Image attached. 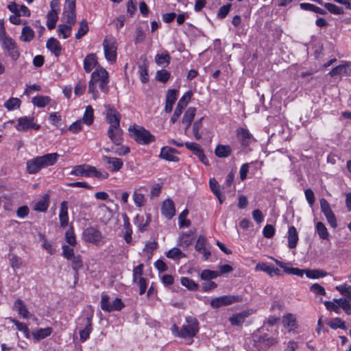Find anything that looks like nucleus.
Wrapping results in <instances>:
<instances>
[{
  "label": "nucleus",
  "instance_id": "nucleus-48",
  "mask_svg": "<svg viewBox=\"0 0 351 351\" xmlns=\"http://www.w3.org/2000/svg\"><path fill=\"white\" fill-rule=\"evenodd\" d=\"M210 188L215 195L218 198L219 202L221 204L223 200L221 199V193L219 191V185L215 178H211L209 180Z\"/></svg>",
  "mask_w": 351,
  "mask_h": 351
},
{
  "label": "nucleus",
  "instance_id": "nucleus-3",
  "mask_svg": "<svg viewBox=\"0 0 351 351\" xmlns=\"http://www.w3.org/2000/svg\"><path fill=\"white\" fill-rule=\"evenodd\" d=\"M186 324H184L180 329L176 324L171 327V332L173 335L182 338H193L199 332V322L192 316L186 317Z\"/></svg>",
  "mask_w": 351,
  "mask_h": 351
},
{
  "label": "nucleus",
  "instance_id": "nucleus-44",
  "mask_svg": "<svg viewBox=\"0 0 351 351\" xmlns=\"http://www.w3.org/2000/svg\"><path fill=\"white\" fill-rule=\"evenodd\" d=\"M350 65V63H349V62H346L343 64L338 65V66H335V68H333L329 72L328 74L331 77H333L337 75H343V74L346 75L347 74V67H348Z\"/></svg>",
  "mask_w": 351,
  "mask_h": 351
},
{
  "label": "nucleus",
  "instance_id": "nucleus-60",
  "mask_svg": "<svg viewBox=\"0 0 351 351\" xmlns=\"http://www.w3.org/2000/svg\"><path fill=\"white\" fill-rule=\"evenodd\" d=\"M225 306L230 305L235 302L241 301V298L238 295H223L221 296Z\"/></svg>",
  "mask_w": 351,
  "mask_h": 351
},
{
  "label": "nucleus",
  "instance_id": "nucleus-18",
  "mask_svg": "<svg viewBox=\"0 0 351 351\" xmlns=\"http://www.w3.org/2000/svg\"><path fill=\"white\" fill-rule=\"evenodd\" d=\"M92 166L89 165H80L75 166L70 174L75 176L90 178Z\"/></svg>",
  "mask_w": 351,
  "mask_h": 351
},
{
  "label": "nucleus",
  "instance_id": "nucleus-46",
  "mask_svg": "<svg viewBox=\"0 0 351 351\" xmlns=\"http://www.w3.org/2000/svg\"><path fill=\"white\" fill-rule=\"evenodd\" d=\"M150 221V216L148 215L146 221L144 222L143 217L136 215L134 219V223L136 224L138 230L143 232L146 230Z\"/></svg>",
  "mask_w": 351,
  "mask_h": 351
},
{
  "label": "nucleus",
  "instance_id": "nucleus-50",
  "mask_svg": "<svg viewBox=\"0 0 351 351\" xmlns=\"http://www.w3.org/2000/svg\"><path fill=\"white\" fill-rule=\"evenodd\" d=\"M327 275V273L321 269H306V276L308 278L316 279L323 278Z\"/></svg>",
  "mask_w": 351,
  "mask_h": 351
},
{
  "label": "nucleus",
  "instance_id": "nucleus-54",
  "mask_svg": "<svg viewBox=\"0 0 351 351\" xmlns=\"http://www.w3.org/2000/svg\"><path fill=\"white\" fill-rule=\"evenodd\" d=\"M11 321L16 326L17 330L21 331L26 338H29V330L25 324L20 322L14 319H11Z\"/></svg>",
  "mask_w": 351,
  "mask_h": 351
},
{
  "label": "nucleus",
  "instance_id": "nucleus-39",
  "mask_svg": "<svg viewBox=\"0 0 351 351\" xmlns=\"http://www.w3.org/2000/svg\"><path fill=\"white\" fill-rule=\"evenodd\" d=\"M196 113V108L194 107H190L185 112L182 122L184 124H186L187 126H190L191 125V123L195 116Z\"/></svg>",
  "mask_w": 351,
  "mask_h": 351
},
{
  "label": "nucleus",
  "instance_id": "nucleus-1",
  "mask_svg": "<svg viewBox=\"0 0 351 351\" xmlns=\"http://www.w3.org/2000/svg\"><path fill=\"white\" fill-rule=\"evenodd\" d=\"M108 84L109 75L108 71L105 69L98 66L91 74L88 84V93L92 94L94 99H97L98 97L97 85L99 86L101 92L107 94L109 91Z\"/></svg>",
  "mask_w": 351,
  "mask_h": 351
},
{
  "label": "nucleus",
  "instance_id": "nucleus-41",
  "mask_svg": "<svg viewBox=\"0 0 351 351\" xmlns=\"http://www.w3.org/2000/svg\"><path fill=\"white\" fill-rule=\"evenodd\" d=\"M203 117L195 121L192 125L193 134L195 140L199 141L202 138V133L200 131L202 129Z\"/></svg>",
  "mask_w": 351,
  "mask_h": 351
},
{
  "label": "nucleus",
  "instance_id": "nucleus-21",
  "mask_svg": "<svg viewBox=\"0 0 351 351\" xmlns=\"http://www.w3.org/2000/svg\"><path fill=\"white\" fill-rule=\"evenodd\" d=\"M167 143L171 145H173L176 147H181L184 145L189 150L193 152L195 155H196L199 152H200L202 149L201 148L200 145L196 143H189L186 142L185 143H182L180 142H178L176 141L175 139H169L167 141Z\"/></svg>",
  "mask_w": 351,
  "mask_h": 351
},
{
  "label": "nucleus",
  "instance_id": "nucleus-51",
  "mask_svg": "<svg viewBox=\"0 0 351 351\" xmlns=\"http://www.w3.org/2000/svg\"><path fill=\"white\" fill-rule=\"evenodd\" d=\"M180 281L181 284L190 291H195L198 289V285L189 278L182 277Z\"/></svg>",
  "mask_w": 351,
  "mask_h": 351
},
{
  "label": "nucleus",
  "instance_id": "nucleus-33",
  "mask_svg": "<svg viewBox=\"0 0 351 351\" xmlns=\"http://www.w3.org/2000/svg\"><path fill=\"white\" fill-rule=\"evenodd\" d=\"M14 308L17 311L18 313L21 315L23 318H29L30 313L26 308L24 302L21 299H17L14 304Z\"/></svg>",
  "mask_w": 351,
  "mask_h": 351
},
{
  "label": "nucleus",
  "instance_id": "nucleus-35",
  "mask_svg": "<svg viewBox=\"0 0 351 351\" xmlns=\"http://www.w3.org/2000/svg\"><path fill=\"white\" fill-rule=\"evenodd\" d=\"M315 232L317 233L319 239L323 240H329L330 234L324 223L318 221L315 223Z\"/></svg>",
  "mask_w": 351,
  "mask_h": 351
},
{
  "label": "nucleus",
  "instance_id": "nucleus-12",
  "mask_svg": "<svg viewBox=\"0 0 351 351\" xmlns=\"http://www.w3.org/2000/svg\"><path fill=\"white\" fill-rule=\"evenodd\" d=\"M40 126L36 124L34 121V117H21L17 119V124L15 125V128L18 131H27L29 129L34 130H38Z\"/></svg>",
  "mask_w": 351,
  "mask_h": 351
},
{
  "label": "nucleus",
  "instance_id": "nucleus-30",
  "mask_svg": "<svg viewBox=\"0 0 351 351\" xmlns=\"http://www.w3.org/2000/svg\"><path fill=\"white\" fill-rule=\"evenodd\" d=\"M288 246L290 249H293L297 246L298 241V234L296 228L291 226L288 230Z\"/></svg>",
  "mask_w": 351,
  "mask_h": 351
},
{
  "label": "nucleus",
  "instance_id": "nucleus-59",
  "mask_svg": "<svg viewBox=\"0 0 351 351\" xmlns=\"http://www.w3.org/2000/svg\"><path fill=\"white\" fill-rule=\"evenodd\" d=\"M219 276L218 271H211L209 269H204L202 271L200 277L202 280H208L210 279L216 278Z\"/></svg>",
  "mask_w": 351,
  "mask_h": 351
},
{
  "label": "nucleus",
  "instance_id": "nucleus-57",
  "mask_svg": "<svg viewBox=\"0 0 351 351\" xmlns=\"http://www.w3.org/2000/svg\"><path fill=\"white\" fill-rule=\"evenodd\" d=\"M170 76L171 73L168 71L162 69L156 72V79L159 82L165 83L169 80Z\"/></svg>",
  "mask_w": 351,
  "mask_h": 351
},
{
  "label": "nucleus",
  "instance_id": "nucleus-10",
  "mask_svg": "<svg viewBox=\"0 0 351 351\" xmlns=\"http://www.w3.org/2000/svg\"><path fill=\"white\" fill-rule=\"evenodd\" d=\"M101 308L106 312L114 311H121L124 307V304L119 298H116L112 302L109 300V297L106 294H102L101 299Z\"/></svg>",
  "mask_w": 351,
  "mask_h": 351
},
{
  "label": "nucleus",
  "instance_id": "nucleus-37",
  "mask_svg": "<svg viewBox=\"0 0 351 351\" xmlns=\"http://www.w3.org/2000/svg\"><path fill=\"white\" fill-rule=\"evenodd\" d=\"M53 329L51 327H47L45 328H40L32 332L34 338L36 340H40L45 339L51 335Z\"/></svg>",
  "mask_w": 351,
  "mask_h": 351
},
{
  "label": "nucleus",
  "instance_id": "nucleus-63",
  "mask_svg": "<svg viewBox=\"0 0 351 351\" xmlns=\"http://www.w3.org/2000/svg\"><path fill=\"white\" fill-rule=\"evenodd\" d=\"M65 240L68 244L75 246L76 244V238L72 228L68 230L65 233Z\"/></svg>",
  "mask_w": 351,
  "mask_h": 351
},
{
  "label": "nucleus",
  "instance_id": "nucleus-19",
  "mask_svg": "<svg viewBox=\"0 0 351 351\" xmlns=\"http://www.w3.org/2000/svg\"><path fill=\"white\" fill-rule=\"evenodd\" d=\"M8 9L14 14L10 16V22L14 25L21 24L22 21L20 19L21 13L19 11V5L14 1L10 2L8 5Z\"/></svg>",
  "mask_w": 351,
  "mask_h": 351
},
{
  "label": "nucleus",
  "instance_id": "nucleus-61",
  "mask_svg": "<svg viewBox=\"0 0 351 351\" xmlns=\"http://www.w3.org/2000/svg\"><path fill=\"white\" fill-rule=\"evenodd\" d=\"M189 214L188 210L185 209L183 210L179 215V226L180 228L182 227H189L191 225V221L189 220L186 219V216Z\"/></svg>",
  "mask_w": 351,
  "mask_h": 351
},
{
  "label": "nucleus",
  "instance_id": "nucleus-28",
  "mask_svg": "<svg viewBox=\"0 0 351 351\" xmlns=\"http://www.w3.org/2000/svg\"><path fill=\"white\" fill-rule=\"evenodd\" d=\"M232 148L228 145L219 144L215 149V155L220 158H228L232 154Z\"/></svg>",
  "mask_w": 351,
  "mask_h": 351
},
{
  "label": "nucleus",
  "instance_id": "nucleus-62",
  "mask_svg": "<svg viewBox=\"0 0 351 351\" xmlns=\"http://www.w3.org/2000/svg\"><path fill=\"white\" fill-rule=\"evenodd\" d=\"M10 263L11 267L14 269H19L23 265L21 258L15 254H12L10 258Z\"/></svg>",
  "mask_w": 351,
  "mask_h": 351
},
{
  "label": "nucleus",
  "instance_id": "nucleus-55",
  "mask_svg": "<svg viewBox=\"0 0 351 351\" xmlns=\"http://www.w3.org/2000/svg\"><path fill=\"white\" fill-rule=\"evenodd\" d=\"M166 256L167 258L171 259H180L181 257L185 256L181 250L178 247H173L169 250L166 253Z\"/></svg>",
  "mask_w": 351,
  "mask_h": 351
},
{
  "label": "nucleus",
  "instance_id": "nucleus-25",
  "mask_svg": "<svg viewBox=\"0 0 351 351\" xmlns=\"http://www.w3.org/2000/svg\"><path fill=\"white\" fill-rule=\"evenodd\" d=\"M59 219L61 227H66L68 225V202L66 201H63L60 204Z\"/></svg>",
  "mask_w": 351,
  "mask_h": 351
},
{
  "label": "nucleus",
  "instance_id": "nucleus-31",
  "mask_svg": "<svg viewBox=\"0 0 351 351\" xmlns=\"http://www.w3.org/2000/svg\"><path fill=\"white\" fill-rule=\"evenodd\" d=\"M249 316V313L243 311L239 313L233 314L230 318L229 321L232 326H241L245 319Z\"/></svg>",
  "mask_w": 351,
  "mask_h": 351
},
{
  "label": "nucleus",
  "instance_id": "nucleus-34",
  "mask_svg": "<svg viewBox=\"0 0 351 351\" xmlns=\"http://www.w3.org/2000/svg\"><path fill=\"white\" fill-rule=\"evenodd\" d=\"M282 323L285 327L289 328V330H293L297 328L296 317L291 313H287L283 316Z\"/></svg>",
  "mask_w": 351,
  "mask_h": 351
},
{
  "label": "nucleus",
  "instance_id": "nucleus-11",
  "mask_svg": "<svg viewBox=\"0 0 351 351\" xmlns=\"http://www.w3.org/2000/svg\"><path fill=\"white\" fill-rule=\"evenodd\" d=\"M319 202L321 210L324 215L328 223L332 228H336L337 227V221L336 217L331 209L330 205L324 198H322L319 200Z\"/></svg>",
  "mask_w": 351,
  "mask_h": 351
},
{
  "label": "nucleus",
  "instance_id": "nucleus-64",
  "mask_svg": "<svg viewBox=\"0 0 351 351\" xmlns=\"http://www.w3.org/2000/svg\"><path fill=\"white\" fill-rule=\"evenodd\" d=\"M336 289L343 295H345L351 300V286H348L346 285H339L336 287Z\"/></svg>",
  "mask_w": 351,
  "mask_h": 351
},
{
  "label": "nucleus",
  "instance_id": "nucleus-5",
  "mask_svg": "<svg viewBox=\"0 0 351 351\" xmlns=\"http://www.w3.org/2000/svg\"><path fill=\"white\" fill-rule=\"evenodd\" d=\"M128 130L134 141L140 145H147L156 141L155 136L142 126L132 125L130 126Z\"/></svg>",
  "mask_w": 351,
  "mask_h": 351
},
{
  "label": "nucleus",
  "instance_id": "nucleus-20",
  "mask_svg": "<svg viewBox=\"0 0 351 351\" xmlns=\"http://www.w3.org/2000/svg\"><path fill=\"white\" fill-rule=\"evenodd\" d=\"M108 136L110 141L116 145H121L123 141V132L120 127L109 128Z\"/></svg>",
  "mask_w": 351,
  "mask_h": 351
},
{
  "label": "nucleus",
  "instance_id": "nucleus-29",
  "mask_svg": "<svg viewBox=\"0 0 351 351\" xmlns=\"http://www.w3.org/2000/svg\"><path fill=\"white\" fill-rule=\"evenodd\" d=\"M97 64V56L95 53H90L84 60V69L86 73H90Z\"/></svg>",
  "mask_w": 351,
  "mask_h": 351
},
{
  "label": "nucleus",
  "instance_id": "nucleus-2",
  "mask_svg": "<svg viewBox=\"0 0 351 351\" xmlns=\"http://www.w3.org/2000/svg\"><path fill=\"white\" fill-rule=\"evenodd\" d=\"M59 156L57 153H51L29 160L27 162V171L30 174L37 173L43 168L53 165Z\"/></svg>",
  "mask_w": 351,
  "mask_h": 351
},
{
  "label": "nucleus",
  "instance_id": "nucleus-22",
  "mask_svg": "<svg viewBox=\"0 0 351 351\" xmlns=\"http://www.w3.org/2000/svg\"><path fill=\"white\" fill-rule=\"evenodd\" d=\"M162 214L167 219H171L176 213L175 206L173 200L167 199L164 201L162 208Z\"/></svg>",
  "mask_w": 351,
  "mask_h": 351
},
{
  "label": "nucleus",
  "instance_id": "nucleus-4",
  "mask_svg": "<svg viewBox=\"0 0 351 351\" xmlns=\"http://www.w3.org/2000/svg\"><path fill=\"white\" fill-rule=\"evenodd\" d=\"M0 41L4 54L16 61L20 56V51L15 40L6 35L3 27L0 30Z\"/></svg>",
  "mask_w": 351,
  "mask_h": 351
},
{
  "label": "nucleus",
  "instance_id": "nucleus-45",
  "mask_svg": "<svg viewBox=\"0 0 351 351\" xmlns=\"http://www.w3.org/2000/svg\"><path fill=\"white\" fill-rule=\"evenodd\" d=\"M50 100L48 96L38 95L32 98V103L37 107L43 108L49 103Z\"/></svg>",
  "mask_w": 351,
  "mask_h": 351
},
{
  "label": "nucleus",
  "instance_id": "nucleus-16",
  "mask_svg": "<svg viewBox=\"0 0 351 351\" xmlns=\"http://www.w3.org/2000/svg\"><path fill=\"white\" fill-rule=\"evenodd\" d=\"M207 245L208 242L206 238L204 236H199L196 241L195 248L197 252L203 254L205 260H207L211 254L210 250L207 247Z\"/></svg>",
  "mask_w": 351,
  "mask_h": 351
},
{
  "label": "nucleus",
  "instance_id": "nucleus-7",
  "mask_svg": "<svg viewBox=\"0 0 351 351\" xmlns=\"http://www.w3.org/2000/svg\"><path fill=\"white\" fill-rule=\"evenodd\" d=\"M93 314L91 313L77 319V324L80 326H84V328L80 330V341L82 342H84L89 338L90 334L93 330Z\"/></svg>",
  "mask_w": 351,
  "mask_h": 351
},
{
  "label": "nucleus",
  "instance_id": "nucleus-47",
  "mask_svg": "<svg viewBox=\"0 0 351 351\" xmlns=\"http://www.w3.org/2000/svg\"><path fill=\"white\" fill-rule=\"evenodd\" d=\"M58 14L55 12H49L47 14V26L49 29L55 28L56 23L58 20Z\"/></svg>",
  "mask_w": 351,
  "mask_h": 351
},
{
  "label": "nucleus",
  "instance_id": "nucleus-23",
  "mask_svg": "<svg viewBox=\"0 0 351 351\" xmlns=\"http://www.w3.org/2000/svg\"><path fill=\"white\" fill-rule=\"evenodd\" d=\"M195 239L194 232L189 230L186 232H183L180 235L178 245L183 248H186L191 245Z\"/></svg>",
  "mask_w": 351,
  "mask_h": 351
},
{
  "label": "nucleus",
  "instance_id": "nucleus-8",
  "mask_svg": "<svg viewBox=\"0 0 351 351\" xmlns=\"http://www.w3.org/2000/svg\"><path fill=\"white\" fill-rule=\"evenodd\" d=\"M83 238L86 242L101 246L104 244V237L101 232L93 227H88L83 232Z\"/></svg>",
  "mask_w": 351,
  "mask_h": 351
},
{
  "label": "nucleus",
  "instance_id": "nucleus-24",
  "mask_svg": "<svg viewBox=\"0 0 351 351\" xmlns=\"http://www.w3.org/2000/svg\"><path fill=\"white\" fill-rule=\"evenodd\" d=\"M178 91L176 89H169L166 95V104L165 110L166 112H171L173 104L177 99Z\"/></svg>",
  "mask_w": 351,
  "mask_h": 351
},
{
  "label": "nucleus",
  "instance_id": "nucleus-36",
  "mask_svg": "<svg viewBox=\"0 0 351 351\" xmlns=\"http://www.w3.org/2000/svg\"><path fill=\"white\" fill-rule=\"evenodd\" d=\"M143 188H139L134 191L132 199L135 205L138 207H142L145 204V195L142 193Z\"/></svg>",
  "mask_w": 351,
  "mask_h": 351
},
{
  "label": "nucleus",
  "instance_id": "nucleus-38",
  "mask_svg": "<svg viewBox=\"0 0 351 351\" xmlns=\"http://www.w3.org/2000/svg\"><path fill=\"white\" fill-rule=\"evenodd\" d=\"M171 57L167 51H165L162 53H158L155 56L156 63L160 66H167L170 62Z\"/></svg>",
  "mask_w": 351,
  "mask_h": 351
},
{
  "label": "nucleus",
  "instance_id": "nucleus-53",
  "mask_svg": "<svg viewBox=\"0 0 351 351\" xmlns=\"http://www.w3.org/2000/svg\"><path fill=\"white\" fill-rule=\"evenodd\" d=\"M90 177L105 180L109 177V173L104 170H98L96 167L92 166Z\"/></svg>",
  "mask_w": 351,
  "mask_h": 351
},
{
  "label": "nucleus",
  "instance_id": "nucleus-42",
  "mask_svg": "<svg viewBox=\"0 0 351 351\" xmlns=\"http://www.w3.org/2000/svg\"><path fill=\"white\" fill-rule=\"evenodd\" d=\"M72 25L68 24H60L58 27V34L62 38L66 39L69 38L71 34Z\"/></svg>",
  "mask_w": 351,
  "mask_h": 351
},
{
  "label": "nucleus",
  "instance_id": "nucleus-6",
  "mask_svg": "<svg viewBox=\"0 0 351 351\" xmlns=\"http://www.w3.org/2000/svg\"><path fill=\"white\" fill-rule=\"evenodd\" d=\"M104 55L109 62H114L117 60V43L114 37L106 36L103 42Z\"/></svg>",
  "mask_w": 351,
  "mask_h": 351
},
{
  "label": "nucleus",
  "instance_id": "nucleus-14",
  "mask_svg": "<svg viewBox=\"0 0 351 351\" xmlns=\"http://www.w3.org/2000/svg\"><path fill=\"white\" fill-rule=\"evenodd\" d=\"M178 152L171 147H162L160 149L159 157L169 162H178Z\"/></svg>",
  "mask_w": 351,
  "mask_h": 351
},
{
  "label": "nucleus",
  "instance_id": "nucleus-9",
  "mask_svg": "<svg viewBox=\"0 0 351 351\" xmlns=\"http://www.w3.org/2000/svg\"><path fill=\"white\" fill-rule=\"evenodd\" d=\"M62 19L65 24L72 26L75 24V0H66L62 13Z\"/></svg>",
  "mask_w": 351,
  "mask_h": 351
},
{
  "label": "nucleus",
  "instance_id": "nucleus-13",
  "mask_svg": "<svg viewBox=\"0 0 351 351\" xmlns=\"http://www.w3.org/2000/svg\"><path fill=\"white\" fill-rule=\"evenodd\" d=\"M107 108L106 119L110 124L109 128L120 127V114L119 112L113 107L109 106Z\"/></svg>",
  "mask_w": 351,
  "mask_h": 351
},
{
  "label": "nucleus",
  "instance_id": "nucleus-26",
  "mask_svg": "<svg viewBox=\"0 0 351 351\" xmlns=\"http://www.w3.org/2000/svg\"><path fill=\"white\" fill-rule=\"evenodd\" d=\"M46 47L56 57L60 56L62 47L60 42L56 38H50L47 42Z\"/></svg>",
  "mask_w": 351,
  "mask_h": 351
},
{
  "label": "nucleus",
  "instance_id": "nucleus-15",
  "mask_svg": "<svg viewBox=\"0 0 351 351\" xmlns=\"http://www.w3.org/2000/svg\"><path fill=\"white\" fill-rule=\"evenodd\" d=\"M102 160L108 165V169L112 172L120 171L123 166V160L118 158L103 156Z\"/></svg>",
  "mask_w": 351,
  "mask_h": 351
},
{
  "label": "nucleus",
  "instance_id": "nucleus-17",
  "mask_svg": "<svg viewBox=\"0 0 351 351\" xmlns=\"http://www.w3.org/2000/svg\"><path fill=\"white\" fill-rule=\"evenodd\" d=\"M237 136L243 147H247L252 139V135L250 132L245 128H239L237 130Z\"/></svg>",
  "mask_w": 351,
  "mask_h": 351
},
{
  "label": "nucleus",
  "instance_id": "nucleus-49",
  "mask_svg": "<svg viewBox=\"0 0 351 351\" xmlns=\"http://www.w3.org/2000/svg\"><path fill=\"white\" fill-rule=\"evenodd\" d=\"M324 8L331 14L341 15L344 13L343 9L331 3H324Z\"/></svg>",
  "mask_w": 351,
  "mask_h": 351
},
{
  "label": "nucleus",
  "instance_id": "nucleus-52",
  "mask_svg": "<svg viewBox=\"0 0 351 351\" xmlns=\"http://www.w3.org/2000/svg\"><path fill=\"white\" fill-rule=\"evenodd\" d=\"M20 106L21 100L16 97H12L9 99L4 104L5 108H6L8 110L17 109L20 107Z\"/></svg>",
  "mask_w": 351,
  "mask_h": 351
},
{
  "label": "nucleus",
  "instance_id": "nucleus-32",
  "mask_svg": "<svg viewBox=\"0 0 351 351\" xmlns=\"http://www.w3.org/2000/svg\"><path fill=\"white\" fill-rule=\"evenodd\" d=\"M34 38V31L28 25H25L21 30V34L19 37L21 41L24 43H29Z\"/></svg>",
  "mask_w": 351,
  "mask_h": 351
},
{
  "label": "nucleus",
  "instance_id": "nucleus-27",
  "mask_svg": "<svg viewBox=\"0 0 351 351\" xmlns=\"http://www.w3.org/2000/svg\"><path fill=\"white\" fill-rule=\"evenodd\" d=\"M49 205V195L45 194L34 205V210L38 212H46Z\"/></svg>",
  "mask_w": 351,
  "mask_h": 351
},
{
  "label": "nucleus",
  "instance_id": "nucleus-58",
  "mask_svg": "<svg viewBox=\"0 0 351 351\" xmlns=\"http://www.w3.org/2000/svg\"><path fill=\"white\" fill-rule=\"evenodd\" d=\"M328 324L332 329H346L344 322L341 319L338 317L331 319Z\"/></svg>",
  "mask_w": 351,
  "mask_h": 351
},
{
  "label": "nucleus",
  "instance_id": "nucleus-40",
  "mask_svg": "<svg viewBox=\"0 0 351 351\" xmlns=\"http://www.w3.org/2000/svg\"><path fill=\"white\" fill-rule=\"evenodd\" d=\"M83 123L90 125L94 121V110L91 106H88L81 119Z\"/></svg>",
  "mask_w": 351,
  "mask_h": 351
},
{
  "label": "nucleus",
  "instance_id": "nucleus-43",
  "mask_svg": "<svg viewBox=\"0 0 351 351\" xmlns=\"http://www.w3.org/2000/svg\"><path fill=\"white\" fill-rule=\"evenodd\" d=\"M68 260L71 261L72 268L75 271V276H77L78 271L83 267L82 256L80 254H77L73 256L71 259Z\"/></svg>",
  "mask_w": 351,
  "mask_h": 351
},
{
  "label": "nucleus",
  "instance_id": "nucleus-56",
  "mask_svg": "<svg viewBox=\"0 0 351 351\" xmlns=\"http://www.w3.org/2000/svg\"><path fill=\"white\" fill-rule=\"evenodd\" d=\"M88 31V23L86 20H82L80 23V27L75 34V38L80 39L84 36Z\"/></svg>",
  "mask_w": 351,
  "mask_h": 351
}]
</instances>
